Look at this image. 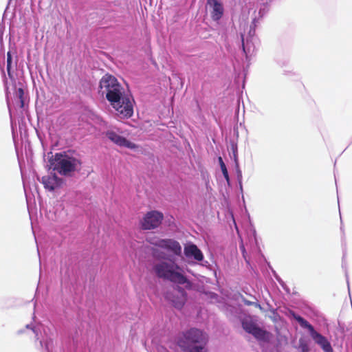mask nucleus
Instances as JSON below:
<instances>
[{
	"instance_id": "1",
	"label": "nucleus",
	"mask_w": 352,
	"mask_h": 352,
	"mask_svg": "<svg viewBox=\"0 0 352 352\" xmlns=\"http://www.w3.org/2000/svg\"><path fill=\"white\" fill-rule=\"evenodd\" d=\"M98 92L105 97L121 118H129L133 116L132 97L115 76L111 74L103 76L100 80Z\"/></svg>"
},
{
	"instance_id": "2",
	"label": "nucleus",
	"mask_w": 352,
	"mask_h": 352,
	"mask_svg": "<svg viewBox=\"0 0 352 352\" xmlns=\"http://www.w3.org/2000/svg\"><path fill=\"white\" fill-rule=\"evenodd\" d=\"M146 241L154 248H151L152 255L157 259H164L166 254L158 248L165 250L167 252L180 256L182 254V246L178 241L173 239H160L157 236L146 238Z\"/></svg>"
},
{
	"instance_id": "3",
	"label": "nucleus",
	"mask_w": 352,
	"mask_h": 352,
	"mask_svg": "<svg viewBox=\"0 0 352 352\" xmlns=\"http://www.w3.org/2000/svg\"><path fill=\"white\" fill-rule=\"evenodd\" d=\"M179 266L174 263L162 261L153 266V270L158 278L168 280L174 283L184 285L189 283L188 278L178 272Z\"/></svg>"
},
{
	"instance_id": "4",
	"label": "nucleus",
	"mask_w": 352,
	"mask_h": 352,
	"mask_svg": "<svg viewBox=\"0 0 352 352\" xmlns=\"http://www.w3.org/2000/svg\"><path fill=\"white\" fill-rule=\"evenodd\" d=\"M50 163L54 170L65 176L69 175L80 165L78 159L65 152L56 153L50 159Z\"/></svg>"
},
{
	"instance_id": "5",
	"label": "nucleus",
	"mask_w": 352,
	"mask_h": 352,
	"mask_svg": "<svg viewBox=\"0 0 352 352\" xmlns=\"http://www.w3.org/2000/svg\"><path fill=\"white\" fill-rule=\"evenodd\" d=\"M207 338L203 331L196 328H191L179 336L177 344L182 350L198 346L197 344H205Z\"/></svg>"
},
{
	"instance_id": "6",
	"label": "nucleus",
	"mask_w": 352,
	"mask_h": 352,
	"mask_svg": "<svg viewBox=\"0 0 352 352\" xmlns=\"http://www.w3.org/2000/svg\"><path fill=\"white\" fill-rule=\"evenodd\" d=\"M164 214L158 210H151L146 212L140 220L139 225L143 230H151L158 228L162 223Z\"/></svg>"
},
{
	"instance_id": "7",
	"label": "nucleus",
	"mask_w": 352,
	"mask_h": 352,
	"mask_svg": "<svg viewBox=\"0 0 352 352\" xmlns=\"http://www.w3.org/2000/svg\"><path fill=\"white\" fill-rule=\"evenodd\" d=\"M243 329L248 333L252 334L256 339L262 341H269L270 333L260 328L250 318H245L241 321Z\"/></svg>"
},
{
	"instance_id": "8",
	"label": "nucleus",
	"mask_w": 352,
	"mask_h": 352,
	"mask_svg": "<svg viewBox=\"0 0 352 352\" xmlns=\"http://www.w3.org/2000/svg\"><path fill=\"white\" fill-rule=\"evenodd\" d=\"M294 318L299 322L300 325L309 331L310 336L316 344L322 341L325 337L317 332L314 327L305 319L298 315H294Z\"/></svg>"
},
{
	"instance_id": "9",
	"label": "nucleus",
	"mask_w": 352,
	"mask_h": 352,
	"mask_svg": "<svg viewBox=\"0 0 352 352\" xmlns=\"http://www.w3.org/2000/svg\"><path fill=\"white\" fill-rule=\"evenodd\" d=\"M105 134L109 140L120 146L131 149L136 148V145L134 143L129 141L125 138L118 135L113 131H107Z\"/></svg>"
},
{
	"instance_id": "10",
	"label": "nucleus",
	"mask_w": 352,
	"mask_h": 352,
	"mask_svg": "<svg viewBox=\"0 0 352 352\" xmlns=\"http://www.w3.org/2000/svg\"><path fill=\"white\" fill-rule=\"evenodd\" d=\"M42 184L45 189L53 191L56 188L59 187L62 184V179L56 174L47 175L42 177Z\"/></svg>"
},
{
	"instance_id": "11",
	"label": "nucleus",
	"mask_w": 352,
	"mask_h": 352,
	"mask_svg": "<svg viewBox=\"0 0 352 352\" xmlns=\"http://www.w3.org/2000/svg\"><path fill=\"white\" fill-rule=\"evenodd\" d=\"M208 4L212 7L211 17L214 21H219L223 16V8L218 0H207Z\"/></svg>"
},
{
	"instance_id": "12",
	"label": "nucleus",
	"mask_w": 352,
	"mask_h": 352,
	"mask_svg": "<svg viewBox=\"0 0 352 352\" xmlns=\"http://www.w3.org/2000/svg\"><path fill=\"white\" fill-rule=\"evenodd\" d=\"M184 254L188 258H193L197 261H201L204 259V255L201 251L195 244H190L185 246Z\"/></svg>"
},
{
	"instance_id": "13",
	"label": "nucleus",
	"mask_w": 352,
	"mask_h": 352,
	"mask_svg": "<svg viewBox=\"0 0 352 352\" xmlns=\"http://www.w3.org/2000/svg\"><path fill=\"white\" fill-rule=\"evenodd\" d=\"M23 96H24V91H23V88H21V87L18 88L15 92V98L17 100V102H19L21 108H23L24 107Z\"/></svg>"
},
{
	"instance_id": "14",
	"label": "nucleus",
	"mask_w": 352,
	"mask_h": 352,
	"mask_svg": "<svg viewBox=\"0 0 352 352\" xmlns=\"http://www.w3.org/2000/svg\"><path fill=\"white\" fill-rule=\"evenodd\" d=\"M25 338H30L35 341L38 340V333L34 329H28L21 332Z\"/></svg>"
},
{
	"instance_id": "15",
	"label": "nucleus",
	"mask_w": 352,
	"mask_h": 352,
	"mask_svg": "<svg viewBox=\"0 0 352 352\" xmlns=\"http://www.w3.org/2000/svg\"><path fill=\"white\" fill-rule=\"evenodd\" d=\"M218 160H219L221 170L222 171L223 177L226 179V180L227 181L228 184H230V177H229L228 172L227 168L226 166V164L223 162L221 157H219Z\"/></svg>"
},
{
	"instance_id": "16",
	"label": "nucleus",
	"mask_w": 352,
	"mask_h": 352,
	"mask_svg": "<svg viewBox=\"0 0 352 352\" xmlns=\"http://www.w3.org/2000/svg\"><path fill=\"white\" fill-rule=\"evenodd\" d=\"M318 344L320 346L324 352H333L330 342L326 338Z\"/></svg>"
},
{
	"instance_id": "17",
	"label": "nucleus",
	"mask_w": 352,
	"mask_h": 352,
	"mask_svg": "<svg viewBox=\"0 0 352 352\" xmlns=\"http://www.w3.org/2000/svg\"><path fill=\"white\" fill-rule=\"evenodd\" d=\"M184 301L185 297L184 296L180 298L172 300L173 305L177 309H181L183 307V305H184Z\"/></svg>"
},
{
	"instance_id": "18",
	"label": "nucleus",
	"mask_w": 352,
	"mask_h": 352,
	"mask_svg": "<svg viewBox=\"0 0 352 352\" xmlns=\"http://www.w3.org/2000/svg\"><path fill=\"white\" fill-rule=\"evenodd\" d=\"M182 351L183 352H204V347L200 345L195 346L188 349H182Z\"/></svg>"
},
{
	"instance_id": "19",
	"label": "nucleus",
	"mask_w": 352,
	"mask_h": 352,
	"mask_svg": "<svg viewBox=\"0 0 352 352\" xmlns=\"http://www.w3.org/2000/svg\"><path fill=\"white\" fill-rule=\"evenodd\" d=\"M12 65V55L10 52L7 53V66H11Z\"/></svg>"
},
{
	"instance_id": "20",
	"label": "nucleus",
	"mask_w": 352,
	"mask_h": 352,
	"mask_svg": "<svg viewBox=\"0 0 352 352\" xmlns=\"http://www.w3.org/2000/svg\"><path fill=\"white\" fill-rule=\"evenodd\" d=\"M243 302H244L245 305H248V306L252 305L254 304V302H251L248 300H244Z\"/></svg>"
},
{
	"instance_id": "21",
	"label": "nucleus",
	"mask_w": 352,
	"mask_h": 352,
	"mask_svg": "<svg viewBox=\"0 0 352 352\" xmlns=\"http://www.w3.org/2000/svg\"><path fill=\"white\" fill-rule=\"evenodd\" d=\"M253 305H254L255 307H258V308H260V309L261 308V307L260 304H258V303H257V302H254V304H253Z\"/></svg>"
},
{
	"instance_id": "22",
	"label": "nucleus",
	"mask_w": 352,
	"mask_h": 352,
	"mask_svg": "<svg viewBox=\"0 0 352 352\" xmlns=\"http://www.w3.org/2000/svg\"><path fill=\"white\" fill-rule=\"evenodd\" d=\"M178 288H179V291L182 293V294L184 295V294H185L184 290L182 288H181V287H178Z\"/></svg>"
},
{
	"instance_id": "23",
	"label": "nucleus",
	"mask_w": 352,
	"mask_h": 352,
	"mask_svg": "<svg viewBox=\"0 0 352 352\" xmlns=\"http://www.w3.org/2000/svg\"><path fill=\"white\" fill-rule=\"evenodd\" d=\"M12 67H7V70H8V74L10 75V69H11Z\"/></svg>"
}]
</instances>
